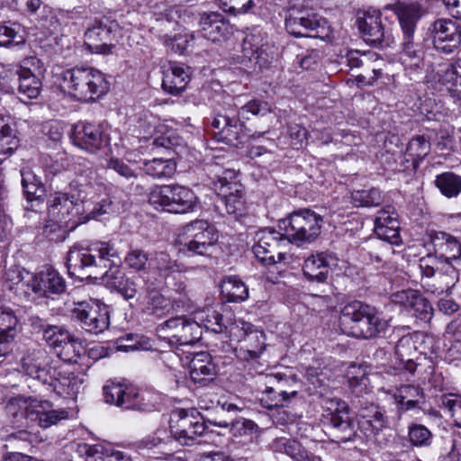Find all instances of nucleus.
<instances>
[{
    "label": "nucleus",
    "instance_id": "f257e3e1",
    "mask_svg": "<svg viewBox=\"0 0 461 461\" xmlns=\"http://www.w3.org/2000/svg\"><path fill=\"white\" fill-rule=\"evenodd\" d=\"M122 258L113 242L98 241L87 248L72 247L67 257V267L71 276L89 277L109 267H120Z\"/></svg>",
    "mask_w": 461,
    "mask_h": 461
},
{
    "label": "nucleus",
    "instance_id": "f03ea898",
    "mask_svg": "<svg viewBox=\"0 0 461 461\" xmlns=\"http://www.w3.org/2000/svg\"><path fill=\"white\" fill-rule=\"evenodd\" d=\"M77 176L69 183L68 194L76 200L88 215L97 218L111 211L112 201L106 194L105 185L98 180L95 170L86 167L77 170Z\"/></svg>",
    "mask_w": 461,
    "mask_h": 461
},
{
    "label": "nucleus",
    "instance_id": "7ed1b4c3",
    "mask_svg": "<svg viewBox=\"0 0 461 461\" xmlns=\"http://www.w3.org/2000/svg\"><path fill=\"white\" fill-rule=\"evenodd\" d=\"M61 88L78 101H95L110 87L104 74L91 67H75L63 71Z\"/></svg>",
    "mask_w": 461,
    "mask_h": 461
},
{
    "label": "nucleus",
    "instance_id": "20e7f679",
    "mask_svg": "<svg viewBox=\"0 0 461 461\" xmlns=\"http://www.w3.org/2000/svg\"><path fill=\"white\" fill-rule=\"evenodd\" d=\"M323 218L314 211L304 208L292 212L279 220L278 227L286 241L301 247L314 242L321 232Z\"/></svg>",
    "mask_w": 461,
    "mask_h": 461
},
{
    "label": "nucleus",
    "instance_id": "39448f33",
    "mask_svg": "<svg viewBox=\"0 0 461 461\" xmlns=\"http://www.w3.org/2000/svg\"><path fill=\"white\" fill-rule=\"evenodd\" d=\"M392 10L397 16L402 31V48L403 51V63L419 67L422 61V51L419 43L415 41L417 23L421 17L420 5L417 4H405L398 2L384 7Z\"/></svg>",
    "mask_w": 461,
    "mask_h": 461
},
{
    "label": "nucleus",
    "instance_id": "423d86ee",
    "mask_svg": "<svg viewBox=\"0 0 461 461\" xmlns=\"http://www.w3.org/2000/svg\"><path fill=\"white\" fill-rule=\"evenodd\" d=\"M149 203L156 210L170 213L194 212L198 203L194 192L179 185L155 186L149 194Z\"/></svg>",
    "mask_w": 461,
    "mask_h": 461
},
{
    "label": "nucleus",
    "instance_id": "0eeeda50",
    "mask_svg": "<svg viewBox=\"0 0 461 461\" xmlns=\"http://www.w3.org/2000/svg\"><path fill=\"white\" fill-rule=\"evenodd\" d=\"M322 408L321 420L331 440L336 443L354 440L357 435L356 424L348 403L338 398L327 399Z\"/></svg>",
    "mask_w": 461,
    "mask_h": 461
},
{
    "label": "nucleus",
    "instance_id": "6e6552de",
    "mask_svg": "<svg viewBox=\"0 0 461 461\" xmlns=\"http://www.w3.org/2000/svg\"><path fill=\"white\" fill-rule=\"evenodd\" d=\"M81 209L85 210V206L72 199L68 192H55L48 200L49 221L59 228L73 230L92 218L88 213L81 215Z\"/></svg>",
    "mask_w": 461,
    "mask_h": 461
},
{
    "label": "nucleus",
    "instance_id": "1a4fd4ad",
    "mask_svg": "<svg viewBox=\"0 0 461 461\" xmlns=\"http://www.w3.org/2000/svg\"><path fill=\"white\" fill-rule=\"evenodd\" d=\"M206 429L203 417L195 409L177 408L170 414V434L183 446L194 445L197 438L203 435Z\"/></svg>",
    "mask_w": 461,
    "mask_h": 461
},
{
    "label": "nucleus",
    "instance_id": "9d476101",
    "mask_svg": "<svg viewBox=\"0 0 461 461\" xmlns=\"http://www.w3.org/2000/svg\"><path fill=\"white\" fill-rule=\"evenodd\" d=\"M183 246L189 256L210 257L216 248L218 231L206 221H194L184 227Z\"/></svg>",
    "mask_w": 461,
    "mask_h": 461
},
{
    "label": "nucleus",
    "instance_id": "9b49d317",
    "mask_svg": "<svg viewBox=\"0 0 461 461\" xmlns=\"http://www.w3.org/2000/svg\"><path fill=\"white\" fill-rule=\"evenodd\" d=\"M74 318L80 321L82 328L93 334L102 333L110 325L108 306L98 301L78 302L72 310Z\"/></svg>",
    "mask_w": 461,
    "mask_h": 461
},
{
    "label": "nucleus",
    "instance_id": "f8f14e48",
    "mask_svg": "<svg viewBox=\"0 0 461 461\" xmlns=\"http://www.w3.org/2000/svg\"><path fill=\"white\" fill-rule=\"evenodd\" d=\"M285 241L284 232L270 229L261 230L256 234V243L252 247V251L261 263L274 265L286 259V253L279 250Z\"/></svg>",
    "mask_w": 461,
    "mask_h": 461
},
{
    "label": "nucleus",
    "instance_id": "ddd939ff",
    "mask_svg": "<svg viewBox=\"0 0 461 461\" xmlns=\"http://www.w3.org/2000/svg\"><path fill=\"white\" fill-rule=\"evenodd\" d=\"M285 29L294 37L322 38L326 22L315 14L291 9L285 18Z\"/></svg>",
    "mask_w": 461,
    "mask_h": 461
},
{
    "label": "nucleus",
    "instance_id": "4468645a",
    "mask_svg": "<svg viewBox=\"0 0 461 461\" xmlns=\"http://www.w3.org/2000/svg\"><path fill=\"white\" fill-rule=\"evenodd\" d=\"M369 311L370 306L359 301L348 303L339 316V325L343 332L369 339Z\"/></svg>",
    "mask_w": 461,
    "mask_h": 461
},
{
    "label": "nucleus",
    "instance_id": "2eb2a0df",
    "mask_svg": "<svg viewBox=\"0 0 461 461\" xmlns=\"http://www.w3.org/2000/svg\"><path fill=\"white\" fill-rule=\"evenodd\" d=\"M213 188L228 213L237 214L243 210L244 190L240 181L236 180L234 171H225L223 176H218L217 180L213 182Z\"/></svg>",
    "mask_w": 461,
    "mask_h": 461
},
{
    "label": "nucleus",
    "instance_id": "dca6fc26",
    "mask_svg": "<svg viewBox=\"0 0 461 461\" xmlns=\"http://www.w3.org/2000/svg\"><path fill=\"white\" fill-rule=\"evenodd\" d=\"M430 33L433 46L438 52L451 54L461 45V25L451 19L434 21Z\"/></svg>",
    "mask_w": 461,
    "mask_h": 461
},
{
    "label": "nucleus",
    "instance_id": "f3484780",
    "mask_svg": "<svg viewBox=\"0 0 461 461\" xmlns=\"http://www.w3.org/2000/svg\"><path fill=\"white\" fill-rule=\"evenodd\" d=\"M212 127L215 130L217 141L238 147L249 138V131L240 119L230 114L217 113L212 119Z\"/></svg>",
    "mask_w": 461,
    "mask_h": 461
},
{
    "label": "nucleus",
    "instance_id": "a211bd4d",
    "mask_svg": "<svg viewBox=\"0 0 461 461\" xmlns=\"http://www.w3.org/2000/svg\"><path fill=\"white\" fill-rule=\"evenodd\" d=\"M117 29L115 22H95L85 32L84 44L92 53L109 54L114 47Z\"/></svg>",
    "mask_w": 461,
    "mask_h": 461
},
{
    "label": "nucleus",
    "instance_id": "6ab92c4d",
    "mask_svg": "<svg viewBox=\"0 0 461 461\" xmlns=\"http://www.w3.org/2000/svg\"><path fill=\"white\" fill-rule=\"evenodd\" d=\"M338 265L339 258L334 253L317 252L304 260L303 274L309 282L322 284L327 282Z\"/></svg>",
    "mask_w": 461,
    "mask_h": 461
},
{
    "label": "nucleus",
    "instance_id": "aec40b11",
    "mask_svg": "<svg viewBox=\"0 0 461 461\" xmlns=\"http://www.w3.org/2000/svg\"><path fill=\"white\" fill-rule=\"evenodd\" d=\"M70 139L74 145L89 153H95L109 142V138L104 133L101 126L90 122L76 124Z\"/></svg>",
    "mask_w": 461,
    "mask_h": 461
},
{
    "label": "nucleus",
    "instance_id": "412c9836",
    "mask_svg": "<svg viewBox=\"0 0 461 461\" xmlns=\"http://www.w3.org/2000/svg\"><path fill=\"white\" fill-rule=\"evenodd\" d=\"M160 330L171 333L170 343L178 345H193L202 338L200 324L185 316H178L166 321L160 325Z\"/></svg>",
    "mask_w": 461,
    "mask_h": 461
},
{
    "label": "nucleus",
    "instance_id": "4be33fe9",
    "mask_svg": "<svg viewBox=\"0 0 461 461\" xmlns=\"http://www.w3.org/2000/svg\"><path fill=\"white\" fill-rule=\"evenodd\" d=\"M358 29L364 41L375 47H390L394 39L385 31L381 22L380 13L373 11L366 13L362 20L358 21Z\"/></svg>",
    "mask_w": 461,
    "mask_h": 461
},
{
    "label": "nucleus",
    "instance_id": "5701e85b",
    "mask_svg": "<svg viewBox=\"0 0 461 461\" xmlns=\"http://www.w3.org/2000/svg\"><path fill=\"white\" fill-rule=\"evenodd\" d=\"M375 231L380 240L391 245L400 243V222L394 207L386 205L377 212Z\"/></svg>",
    "mask_w": 461,
    "mask_h": 461
},
{
    "label": "nucleus",
    "instance_id": "b1692460",
    "mask_svg": "<svg viewBox=\"0 0 461 461\" xmlns=\"http://www.w3.org/2000/svg\"><path fill=\"white\" fill-rule=\"evenodd\" d=\"M104 402L122 409L132 410L138 388L122 382L107 381L103 387Z\"/></svg>",
    "mask_w": 461,
    "mask_h": 461
},
{
    "label": "nucleus",
    "instance_id": "393cba45",
    "mask_svg": "<svg viewBox=\"0 0 461 461\" xmlns=\"http://www.w3.org/2000/svg\"><path fill=\"white\" fill-rule=\"evenodd\" d=\"M430 242L433 246V255L441 262L450 265L461 256V244L454 236L442 231H432Z\"/></svg>",
    "mask_w": 461,
    "mask_h": 461
},
{
    "label": "nucleus",
    "instance_id": "a878e982",
    "mask_svg": "<svg viewBox=\"0 0 461 461\" xmlns=\"http://www.w3.org/2000/svg\"><path fill=\"white\" fill-rule=\"evenodd\" d=\"M244 336L240 340V349L237 357L242 360L256 359L259 357L266 348V338L263 331L255 330L249 323L243 324Z\"/></svg>",
    "mask_w": 461,
    "mask_h": 461
},
{
    "label": "nucleus",
    "instance_id": "bb28decb",
    "mask_svg": "<svg viewBox=\"0 0 461 461\" xmlns=\"http://www.w3.org/2000/svg\"><path fill=\"white\" fill-rule=\"evenodd\" d=\"M7 288L20 296H28L32 292L35 294L38 284V276L19 267H12L5 272Z\"/></svg>",
    "mask_w": 461,
    "mask_h": 461
},
{
    "label": "nucleus",
    "instance_id": "cd10ccee",
    "mask_svg": "<svg viewBox=\"0 0 461 461\" xmlns=\"http://www.w3.org/2000/svg\"><path fill=\"white\" fill-rule=\"evenodd\" d=\"M199 26L202 36L213 42L225 39L230 33L229 23L217 12L201 14Z\"/></svg>",
    "mask_w": 461,
    "mask_h": 461
},
{
    "label": "nucleus",
    "instance_id": "c85d7f7f",
    "mask_svg": "<svg viewBox=\"0 0 461 461\" xmlns=\"http://www.w3.org/2000/svg\"><path fill=\"white\" fill-rule=\"evenodd\" d=\"M32 411L31 420L37 422L42 429L50 428L61 420L68 419V411L64 409L55 410L50 402L37 398L32 400Z\"/></svg>",
    "mask_w": 461,
    "mask_h": 461
},
{
    "label": "nucleus",
    "instance_id": "c756f323",
    "mask_svg": "<svg viewBox=\"0 0 461 461\" xmlns=\"http://www.w3.org/2000/svg\"><path fill=\"white\" fill-rule=\"evenodd\" d=\"M358 426L366 438H375L388 427V420L380 407L371 404L360 411Z\"/></svg>",
    "mask_w": 461,
    "mask_h": 461
},
{
    "label": "nucleus",
    "instance_id": "7c9ffc66",
    "mask_svg": "<svg viewBox=\"0 0 461 461\" xmlns=\"http://www.w3.org/2000/svg\"><path fill=\"white\" fill-rule=\"evenodd\" d=\"M189 368L191 380L203 386L212 382L217 373L212 357L207 352L196 353L190 361Z\"/></svg>",
    "mask_w": 461,
    "mask_h": 461
},
{
    "label": "nucleus",
    "instance_id": "2f4dec72",
    "mask_svg": "<svg viewBox=\"0 0 461 461\" xmlns=\"http://www.w3.org/2000/svg\"><path fill=\"white\" fill-rule=\"evenodd\" d=\"M263 37L260 32H254L248 34L242 43V52L245 58L254 62L259 68L268 63V55L263 43Z\"/></svg>",
    "mask_w": 461,
    "mask_h": 461
},
{
    "label": "nucleus",
    "instance_id": "473e14b6",
    "mask_svg": "<svg viewBox=\"0 0 461 461\" xmlns=\"http://www.w3.org/2000/svg\"><path fill=\"white\" fill-rule=\"evenodd\" d=\"M189 80V73L183 66L171 64L164 72L162 87L166 92L177 95L186 88Z\"/></svg>",
    "mask_w": 461,
    "mask_h": 461
},
{
    "label": "nucleus",
    "instance_id": "72a5a7b5",
    "mask_svg": "<svg viewBox=\"0 0 461 461\" xmlns=\"http://www.w3.org/2000/svg\"><path fill=\"white\" fill-rule=\"evenodd\" d=\"M23 194L28 203H35L36 206L43 203L45 189L41 179L28 167L21 170ZM33 207L34 205L32 204Z\"/></svg>",
    "mask_w": 461,
    "mask_h": 461
},
{
    "label": "nucleus",
    "instance_id": "f704fd0d",
    "mask_svg": "<svg viewBox=\"0 0 461 461\" xmlns=\"http://www.w3.org/2000/svg\"><path fill=\"white\" fill-rule=\"evenodd\" d=\"M142 311L149 315L163 317L171 309L170 300L157 290H148L144 295L139 296Z\"/></svg>",
    "mask_w": 461,
    "mask_h": 461
},
{
    "label": "nucleus",
    "instance_id": "c9c22d12",
    "mask_svg": "<svg viewBox=\"0 0 461 461\" xmlns=\"http://www.w3.org/2000/svg\"><path fill=\"white\" fill-rule=\"evenodd\" d=\"M38 276V284L35 294L47 296L49 294H62L66 290V282L60 274L51 268L46 267Z\"/></svg>",
    "mask_w": 461,
    "mask_h": 461
},
{
    "label": "nucleus",
    "instance_id": "e433bc0d",
    "mask_svg": "<svg viewBox=\"0 0 461 461\" xmlns=\"http://www.w3.org/2000/svg\"><path fill=\"white\" fill-rule=\"evenodd\" d=\"M458 280L456 268L451 265H447L444 273H438L434 280L426 279L423 283V289L426 293L431 294H442L449 292Z\"/></svg>",
    "mask_w": 461,
    "mask_h": 461
},
{
    "label": "nucleus",
    "instance_id": "4c0bfd02",
    "mask_svg": "<svg viewBox=\"0 0 461 461\" xmlns=\"http://www.w3.org/2000/svg\"><path fill=\"white\" fill-rule=\"evenodd\" d=\"M276 451L283 452L294 461H323L321 456L308 451L299 442L287 438H279L273 444Z\"/></svg>",
    "mask_w": 461,
    "mask_h": 461
},
{
    "label": "nucleus",
    "instance_id": "58836bf2",
    "mask_svg": "<svg viewBox=\"0 0 461 461\" xmlns=\"http://www.w3.org/2000/svg\"><path fill=\"white\" fill-rule=\"evenodd\" d=\"M84 382L85 379L81 375H76L73 372L60 374L55 382L54 390L63 397L76 399L83 388Z\"/></svg>",
    "mask_w": 461,
    "mask_h": 461
},
{
    "label": "nucleus",
    "instance_id": "ea45409f",
    "mask_svg": "<svg viewBox=\"0 0 461 461\" xmlns=\"http://www.w3.org/2000/svg\"><path fill=\"white\" fill-rule=\"evenodd\" d=\"M221 294L228 302L240 303L248 298L249 289L239 277L228 276L221 285Z\"/></svg>",
    "mask_w": 461,
    "mask_h": 461
},
{
    "label": "nucleus",
    "instance_id": "a19ab883",
    "mask_svg": "<svg viewBox=\"0 0 461 461\" xmlns=\"http://www.w3.org/2000/svg\"><path fill=\"white\" fill-rule=\"evenodd\" d=\"M268 384L274 387V392L283 395L289 402L290 400L297 395L298 381L296 375H287L282 374L269 375L267 376Z\"/></svg>",
    "mask_w": 461,
    "mask_h": 461
},
{
    "label": "nucleus",
    "instance_id": "79ce46f5",
    "mask_svg": "<svg viewBox=\"0 0 461 461\" xmlns=\"http://www.w3.org/2000/svg\"><path fill=\"white\" fill-rule=\"evenodd\" d=\"M394 398L402 408L408 411L417 408L424 402V393L420 386L405 384L397 389Z\"/></svg>",
    "mask_w": 461,
    "mask_h": 461
},
{
    "label": "nucleus",
    "instance_id": "37998d69",
    "mask_svg": "<svg viewBox=\"0 0 461 461\" xmlns=\"http://www.w3.org/2000/svg\"><path fill=\"white\" fill-rule=\"evenodd\" d=\"M0 154L12 155L20 146L18 131L14 125L0 116Z\"/></svg>",
    "mask_w": 461,
    "mask_h": 461
},
{
    "label": "nucleus",
    "instance_id": "c03bdc74",
    "mask_svg": "<svg viewBox=\"0 0 461 461\" xmlns=\"http://www.w3.org/2000/svg\"><path fill=\"white\" fill-rule=\"evenodd\" d=\"M439 81L453 97L461 101V59L449 65L439 76Z\"/></svg>",
    "mask_w": 461,
    "mask_h": 461
},
{
    "label": "nucleus",
    "instance_id": "a18cd8bd",
    "mask_svg": "<svg viewBox=\"0 0 461 461\" xmlns=\"http://www.w3.org/2000/svg\"><path fill=\"white\" fill-rule=\"evenodd\" d=\"M143 169L153 178L171 177L176 169V162L171 158H153L143 162Z\"/></svg>",
    "mask_w": 461,
    "mask_h": 461
},
{
    "label": "nucleus",
    "instance_id": "49530a36",
    "mask_svg": "<svg viewBox=\"0 0 461 461\" xmlns=\"http://www.w3.org/2000/svg\"><path fill=\"white\" fill-rule=\"evenodd\" d=\"M194 321L204 327L207 330L214 333H221L226 329L222 323V316L212 308H205L196 311L194 315Z\"/></svg>",
    "mask_w": 461,
    "mask_h": 461
},
{
    "label": "nucleus",
    "instance_id": "de8ad7c7",
    "mask_svg": "<svg viewBox=\"0 0 461 461\" xmlns=\"http://www.w3.org/2000/svg\"><path fill=\"white\" fill-rule=\"evenodd\" d=\"M34 398L15 397L12 398L5 406L7 415L12 418L14 423L23 420H31L32 416V405Z\"/></svg>",
    "mask_w": 461,
    "mask_h": 461
},
{
    "label": "nucleus",
    "instance_id": "09e8293b",
    "mask_svg": "<svg viewBox=\"0 0 461 461\" xmlns=\"http://www.w3.org/2000/svg\"><path fill=\"white\" fill-rule=\"evenodd\" d=\"M435 185L447 197H456L461 193V176L454 172H443L435 178Z\"/></svg>",
    "mask_w": 461,
    "mask_h": 461
},
{
    "label": "nucleus",
    "instance_id": "8fccbe9b",
    "mask_svg": "<svg viewBox=\"0 0 461 461\" xmlns=\"http://www.w3.org/2000/svg\"><path fill=\"white\" fill-rule=\"evenodd\" d=\"M430 152V143L423 136L413 137L408 143L405 156L411 159L412 165L416 167Z\"/></svg>",
    "mask_w": 461,
    "mask_h": 461
},
{
    "label": "nucleus",
    "instance_id": "3c124183",
    "mask_svg": "<svg viewBox=\"0 0 461 461\" xmlns=\"http://www.w3.org/2000/svg\"><path fill=\"white\" fill-rule=\"evenodd\" d=\"M47 365L48 356L41 348L29 350L22 358V367L29 376L36 375L41 366Z\"/></svg>",
    "mask_w": 461,
    "mask_h": 461
},
{
    "label": "nucleus",
    "instance_id": "603ef678",
    "mask_svg": "<svg viewBox=\"0 0 461 461\" xmlns=\"http://www.w3.org/2000/svg\"><path fill=\"white\" fill-rule=\"evenodd\" d=\"M432 439L433 434L426 426L418 423L408 426V440L412 447H429Z\"/></svg>",
    "mask_w": 461,
    "mask_h": 461
},
{
    "label": "nucleus",
    "instance_id": "864d4df0",
    "mask_svg": "<svg viewBox=\"0 0 461 461\" xmlns=\"http://www.w3.org/2000/svg\"><path fill=\"white\" fill-rule=\"evenodd\" d=\"M84 351L82 344L73 336L55 350L61 360L68 363H77Z\"/></svg>",
    "mask_w": 461,
    "mask_h": 461
},
{
    "label": "nucleus",
    "instance_id": "5fc2aeb1",
    "mask_svg": "<svg viewBox=\"0 0 461 461\" xmlns=\"http://www.w3.org/2000/svg\"><path fill=\"white\" fill-rule=\"evenodd\" d=\"M351 199L355 206H378L383 202L381 192L375 187L370 189L355 190L351 193Z\"/></svg>",
    "mask_w": 461,
    "mask_h": 461
},
{
    "label": "nucleus",
    "instance_id": "6e6d98bb",
    "mask_svg": "<svg viewBox=\"0 0 461 461\" xmlns=\"http://www.w3.org/2000/svg\"><path fill=\"white\" fill-rule=\"evenodd\" d=\"M19 78V94L29 99L37 98L41 91V82L35 74H20Z\"/></svg>",
    "mask_w": 461,
    "mask_h": 461
},
{
    "label": "nucleus",
    "instance_id": "4d7b16f0",
    "mask_svg": "<svg viewBox=\"0 0 461 461\" xmlns=\"http://www.w3.org/2000/svg\"><path fill=\"white\" fill-rule=\"evenodd\" d=\"M348 379L352 393L357 396L367 392L368 377L361 366H351L348 370Z\"/></svg>",
    "mask_w": 461,
    "mask_h": 461
},
{
    "label": "nucleus",
    "instance_id": "13d9d810",
    "mask_svg": "<svg viewBox=\"0 0 461 461\" xmlns=\"http://www.w3.org/2000/svg\"><path fill=\"white\" fill-rule=\"evenodd\" d=\"M123 262L131 272H146L149 265L148 254L141 249H131L127 252Z\"/></svg>",
    "mask_w": 461,
    "mask_h": 461
},
{
    "label": "nucleus",
    "instance_id": "bf43d9fd",
    "mask_svg": "<svg viewBox=\"0 0 461 461\" xmlns=\"http://www.w3.org/2000/svg\"><path fill=\"white\" fill-rule=\"evenodd\" d=\"M160 402L161 397L158 393L138 389V397L134 401L132 410L152 411L158 409Z\"/></svg>",
    "mask_w": 461,
    "mask_h": 461
},
{
    "label": "nucleus",
    "instance_id": "052dcab7",
    "mask_svg": "<svg viewBox=\"0 0 461 461\" xmlns=\"http://www.w3.org/2000/svg\"><path fill=\"white\" fill-rule=\"evenodd\" d=\"M408 311L417 319L428 322L432 319L433 308L430 303L418 292Z\"/></svg>",
    "mask_w": 461,
    "mask_h": 461
},
{
    "label": "nucleus",
    "instance_id": "680f3d73",
    "mask_svg": "<svg viewBox=\"0 0 461 461\" xmlns=\"http://www.w3.org/2000/svg\"><path fill=\"white\" fill-rule=\"evenodd\" d=\"M368 327V335L370 339L384 336L390 327V324L388 320L382 317L375 309L370 307Z\"/></svg>",
    "mask_w": 461,
    "mask_h": 461
},
{
    "label": "nucleus",
    "instance_id": "e2e57ef3",
    "mask_svg": "<svg viewBox=\"0 0 461 461\" xmlns=\"http://www.w3.org/2000/svg\"><path fill=\"white\" fill-rule=\"evenodd\" d=\"M68 449L71 453H74L77 456L78 460L75 461H81V459L86 457H93L95 460L100 451L103 450V445H89L85 442H72L68 446ZM70 455L72 458H77V456H73L72 454Z\"/></svg>",
    "mask_w": 461,
    "mask_h": 461
},
{
    "label": "nucleus",
    "instance_id": "0e129e2a",
    "mask_svg": "<svg viewBox=\"0 0 461 461\" xmlns=\"http://www.w3.org/2000/svg\"><path fill=\"white\" fill-rule=\"evenodd\" d=\"M71 334L61 326L51 325L44 330V339L54 350L69 339Z\"/></svg>",
    "mask_w": 461,
    "mask_h": 461
},
{
    "label": "nucleus",
    "instance_id": "69168bd1",
    "mask_svg": "<svg viewBox=\"0 0 461 461\" xmlns=\"http://www.w3.org/2000/svg\"><path fill=\"white\" fill-rule=\"evenodd\" d=\"M25 37L11 26H0V46H22L25 43Z\"/></svg>",
    "mask_w": 461,
    "mask_h": 461
},
{
    "label": "nucleus",
    "instance_id": "338daca9",
    "mask_svg": "<svg viewBox=\"0 0 461 461\" xmlns=\"http://www.w3.org/2000/svg\"><path fill=\"white\" fill-rule=\"evenodd\" d=\"M440 260L433 254H429L419 260V267L421 275V286L426 279L431 280L435 273L438 270Z\"/></svg>",
    "mask_w": 461,
    "mask_h": 461
},
{
    "label": "nucleus",
    "instance_id": "774afa93",
    "mask_svg": "<svg viewBox=\"0 0 461 461\" xmlns=\"http://www.w3.org/2000/svg\"><path fill=\"white\" fill-rule=\"evenodd\" d=\"M441 404L450 413L455 424L461 428V397L455 394L442 395Z\"/></svg>",
    "mask_w": 461,
    "mask_h": 461
}]
</instances>
